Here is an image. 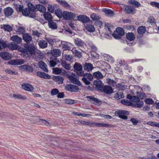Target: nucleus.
<instances>
[{
	"instance_id": "6e6552de",
	"label": "nucleus",
	"mask_w": 159,
	"mask_h": 159,
	"mask_svg": "<svg viewBox=\"0 0 159 159\" xmlns=\"http://www.w3.org/2000/svg\"><path fill=\"white\" fill-rule=\"evenodd\" d=\"M123 8L126 13L134 14L136 13V9L133 6L125 5Z\"/></svg>"
},
{
	"instance_id": "a18cd8bd",
	"label": "nucleus",
	"mask_w": 159,
	"mask_h": 159,
	"mask_svg": "<svg viewBox=\"0 0 159 159\" xmlns=\"http://www.w3.org/2000/svg\"><path fill=\"white\" fill-rule=\"evenodd\" d=\"M28 8L30 11H35L36 10V6L35 7L31 2H28L27 4Z\"/></svg>"
},
{
	"instance_id": "ddd939ff",
	"label": "nucleus",
	"mask_w": 159,
	"mask_h": 159,
	"mask_svg": "<svg viewBox=\"0 0 159 159\" xmlns=\"http://www.w3.org/2000/svg\"><path fill=\"white\" fill-rule=\"evenodd\" d=\"M23 38L24 41L26 43H28L33 42L31 35L27 33L24 34H23Z\"/></svg>"
},
{
	"instance_id": "4c0bfd02",
	"label": "nucleus",
	"mask_w": 159,
	"mask_h": 159,
	"mask_svg": "<svg viewBox=\"0 0 159 159\" xmlns=\"http://www.w3.org/2000/svg\"><path fill=\"white\" fill-rule=\"evenodd\" d=\"M123 93L122 92H118L115 94V98L117 99H119L124 98Z\"/></svg>"
},
{
	"instance_id": "9d476101",
	"label": "nucleus",
	"mask_w": 159,
	"mask_h": 159,
	"mask_svg": "<svg viewBox=\"0 0 159 159\" xmlns=\"http://www.w3.org/2000/svg\"><path fill=\"white\" fill-rule=\"evenodd\" d=\"M0 56L3 59L7 61L10 60L12 58V55L11 54L5 52H1Z\"/></svg>"
},
{
	"instance_id": "c85d7f7f",
	"label": "nucleus",
	"mask_w": 159,
	"mask_h": 159,
	"mask_svg": "<svg viewBox=\"0 0 159 159\" xmlns=\"http://www.w3.org/2000/svg\"><path fill=\"white\" fill-rule=\"evenodd\" d=\"M126 38L130 41H133L135 38V36L133 33H128L126 34Z\"/></svg>"
},
{
	"instance_id": "393cba45",
	"label": "nucleus",
	"mask_w": 159,
	"mask_h": 159,
	"mask_svg": "<svg viewBox=\"0 0 159 159\" xmlns=\"http://www.w3.org/2000/svg\"><path fill=\"white\" fill-rule=\"evenodd\" d=\"M53 80L54 81L57 82L58 84H61L63 83L64 78L60 76H54L53 77Z\"/></svg>"
},
{
	"instance_id": "7c9ffc66",
	"label": "nucleus",
	"mask_w": 159,
	"mask_h": 159,
	"mask_svg": "<svg viewBox=\"0 0 159 159\" xmlns=\"http://www.w3.org/2000/svg\"><path fill=\"white\" fill-rule=\"evenodd\" d=\"M146 31V28L145 27L143 26H140L137 29L138 33L140 34H143Z\"/></svg>"
},
{
	"instance_id": "de8ad7c7",
	"label": "nucleus",
	"mask_w": 159,
	"mask_h": 159,
	"mask_svg": "<svg viewBox=\"0 0 159 159\" xmlns=\"http://www.w3.org/2000/svg\"><path fill=\"white\" fill-rule=\"evenodd\" d=\"M116 85L117 89L119 90H124L126 89V86L122 84L118 83Z\"/></svg>"
},
{
	"instance_id": "f257e3e1",
	"label": "nucleus",
	"mask_w": 159,
	"mask_h": 159,
	"mask_svg": "<svg viewBox=\"0 0 159 159\" xmlns=\"http://www.w3.org/2000/svg\"><path fill=\"white\" fill-rule=\"evenodd\" d=\"M115 114L121 119L126 120L128 118L127 116L129 114V112L125 110H119L115 111Z\"/></svg>"
},
{
	"instance_id": "473e14b6",
	"label": "nucleus",
	"mask_w": 159,
	"mask_h": 159,
	"mask_svg": "<svg viewBox=\"0 0 159 159\" xmlns=\"http://www.w3.org/2000/svg\"><path fill=\"white\" fill-rule=\"evenodd\" d=\"M2 28L5 31H7L8 32H10L12 30V28L10 25L8 24L3 25Z\"/></svg>"
},
{
	"instance_id": "f704fd0d",
	"label": "nucleus",
	"mask_w": 159,
	"mask_h": 159,
	"mask_svg": "<svg viewBox=\"0 0 159 159\" xmlns=\"http://www.w3.org/2000/svg\"><path fill=\"white\" fill-rule=\"evenodd\" d=\"M48 25L50 28L53 30L56 29L57 28L56 23L52 21V20L48 22Z\"/></svg>"
},
{
	"instance_id": "13d9d810",
	"label": "nucleus",
	"mask_w": 159,
	"mask_h": 159,
	"mask_svg": "<svg viewBox=\"0 0 159 159\" xmlns=\"http://www.w3.org/2000/svg\"><path fill=\"white\" fill-rule=\"evenodd\" d=\"M61 2V5L64 7L68 8L70 7V5L67 3L66 1L63 0Z\"/></svg>"
},
{
	"instance_id": "603ef678",
	"label": "nucleus",
	"mask_w": 159,
	"mask_h": 159,
	"mask_svg": "<svg viewBox=\"0 0 159 159\" xmlns=\"http://www.w3.org/2000/svg\"><path fill=\"white\" fill-rule=\"evenodd\" d=\"M52 59H51V57L50 58V65L51 67H53L55 66L57 64V63L56 62V61H57V60H55L53 59V57H52Z\"/></svg>"
},
{
	"instance_id": "7ed1b4c3",
	"label": "nucleus",
	"mask_w": 159,
	"mask_h": 159,
	"mask_svg": "<svg viewBox=\"0 0 159 159\" xmlns=\"http://www.w3.org/2000/svg\"><path fill=\"white\" fill-rule=\"evenodd\" d=\"M63 18L65 20H70L75 17L76 15L71 12L64 11L63 12Z\"/></svg>"
},
{
	"instance_id": "b1692460",
	"label": "nucleus",
	"mask_w": 159,
	"mask_h": 159,
	"mask_svg": "<svg viewBox=\"0 0 159 159\" xmlns=\"http://www.w3.org/2000/svg\"><path fill=\"white\" fill-rule=\"evenodd\" d=\"M43 16L45 19L48 22L52 20V17L51 14L49 12H45L43 14Z\"/></svg>"
},
{
	"instance_id": "49530a36",
	"label": "nucleus",
	"mask_w": 159,
	"mask_h": 159,
	"mask_svg": "<svg viewBox=\"0 0 159 159\" xmlns=\"http://www.w3.org/2000/svg\"><path fill=\"white\" fill-rule=\"evenodd\" d=\"M120 102L123 104L127 106H132L133 103L128 100H122Z\"/></svg>"
},
{
	"instance_id": "052dcab7",
	"label": "nucleus",
	"mask_w": 159,
	"mask_h": 159,
	"mask_svg": "<svg viewBox=\"0 0 159 159\" xmlns=\"http://www.w3.org/2000/svg\"><path fill=\"white\" fill-rule=\"evenodd\" d=\"M91 18L93 20H97L100 18L99 16L93 13L91 15Z\"/></svg>"
},
{
	"instance_id": "dca6fc26",
	"label": "nucleus",
	"mask_w": 159,
	"mask_h": 159,
	"mask_svg": "<svg viewBox=\"0 0 159 159\" xmlns=\"http://www.w3.org/2000/svg\"><path fill=\"white\" fill-rule=\"evenodd\" d=\"M11 40L16 44H20L21 43L22 39L17 35H14L11 37Z\"/></svg>"
},
{
	"instance_id": "3c124183",
	"label": "nucleus",
	"mask_w": 159,
	"mask_h": 159,
	"mask_svg": "<svg viewBox=\"0 0 159 159\" xmlns=\"http://www.w3.org/2000/svg\"><path fill=\"white\" fill-rule=\"evenodd\" d=\"M63 56L64 57V59L67 61H70L72 60L73 58V57L71 55L65 54Z\"/></svg>"
},
{
	"instance_id": "4468645a",
	"label": "nucleus",
	"mask_w": 159,
	"mask_h": 159,
	"mask_svg": "<svg viewBox=\"0 0 159 159\" xmlns=\"http://www.w3.org/2000/svg\"><path fill=\"white\" fill-rule=\"evenodd\" d=\"M52 56H53V59L57 60V57L60 56L61 54V51L58 49H54L51 51Z\"/></svg>"
},
{
	"instance_id": "f8f14e48",
	"label": "nucleus",
	"mask_w": 159,
	"mask_h": 159,
	"mask_svg": "<svg viewBox=\"0 0 159 159\" xmlns=\"http://www.w3.org/2000/svg\"><path fill=\"white\" fill-rule=\"evenodd\" d=\"M19 68L20 69L32 73L34 71L33 68L30 65H24L20 66Z\"/></svg>"
},
{
	"instance_id": "423d86ee",
	"label": "nucleus",
	"mask_w": 159,
	"mask_h": 159,
	"mask_svg": "<svg viewBox=\"0 0 159 159\" xmlns=\"http://www.w3.org/2000/svg\"><path fill=\"white\" fill-rule=\"evenodd\" d=\"M88 101L96 105H99L102 104V102L100 100L95 98L93 96H87L86 97Z\"/></svg>"
},
{
	"instance_id": "6e6d98bb",
	"label": "nucleus",
	"mask_w": 159,
	"mask_h": 159,
	"mask_svg": "<svg viewBox=\"0 0 159 159\" xmlns=\"http://www.w3.org/2000/svg\"><path fill=\"white\" fill-rule=\"evenodd\" d=\"M96 125L99 127H109L110 126L109 124H104L102 123H96Z\"/></svg>"
},
{
	"instance_id": "8fccbe9b",
	"label": "nucleus",
	"mask_w": 159,
	"mask_h": 159,
	"mask_svg": "<svg viewBox=\"0 0 159 159\" xmlns=\"http://www.w3.org/2000/svg\"><path fill=\"white\" fill-rule=\"evenodd\" d=\"M144 102L143 101L140 102L139 103L136 102L135 103H133V107H137L138 108H140L143 107V105Z\"/></svg>"
},
{
	"instance_id": "412c9836",
	"label": "nucleus",
	"mask_w": 159,
	"mask_h": 159,
	"mask_svg": "<svg viewBox=\"0 0 159 159\" xmlns=\"http://www.w3.org/2000/svg\"><path fill=\"white\" fill-rule=\"evenodd\" d=\"M39 67L44 71L48 72V70L47 69V67L46 64L43 61H40L39 62Z\"/></svg>"
},
{
	"instance_id": "bf43d9fd",
	"label": "nucleus",
	"mask_w": 159,
	"mask_h": 159,
	"mask_svg": "<svg viewBox=\"0 0 159 159\" xmlns=\"http://www.w3.org/2000/svg\"><path fill=\"white\" fill-rule=\"evenodd\" d=\"M53 70L56 74H59L62 73V70L59 68H54Z\"/></svg>"
},
{
	"instance_id": "c9c22d12",
	"label": "nucleus",
	"mask_w": 159,
	"mask_h": 159,
	"mask_svg": "<svg viewBox=\"0 0 159 159\" xmlns=\"http://www.w3.org/2000/svg\"><path fill=\"white\" fill-rule=\"evenodd\" d=\"M74 68L76 71H79L82 70V66L80 63L76 62L74 66Z\"/></svg>"
},
{
	"instance_id": "09e8293b",
	"label": "nucleus",
	"mask_w": 159,
	"mask_h": 159,
	"mask_svg": "<svg viewBox=\"0 0 159 159\" xmlns=\"http://www.w3.org/2000/svg\"><path fill=\"white\" fill-rule=\"evenodd\" d=\"M30 13V11L29 9L26 7L24 9L22 12V15L25 16H28Z\"/></svg>"
},
{
	"instance_id": "5701e85b",
	"label": "nucleus",
	"mask_w": 159,
	"mask_h": 159,
	"mask_svg": "<svg viewBox=\"0 0 159 159\" xmlns=\"http://www.w3.org/2000/svg\"><path fill=\"white\" fill-rule=\"evenodd\" d=\"M22 88L25 90L31 91L33 90V87L29 84H25L22 85Z\"/></svg>"
},
{
	"instance_id": "f03ea898",
	"label": "nucleus",
	"mask_w": 159,
	"mask_h": 159,
	"mask_svg": "<svg viewBox=\"0 0 159 159\" xmlns=\"http://www.w3.org/2000/svg\"><path fill=\"white\" fill-rule=\"evenodd\" d=\"M65 89L66 90L70 92H78L80 89L77 86L71 84H66L65 86Z\"/></svg>"
},
{
	"instance_id": "2eb2a0df",
	"label": "nucleus",
	"mask_w": 159,
	"mask_h": 159,
	"mask_svg": "<svg viewBox=\"0 0 159 159\" xmlns=\"http://www.w3.org/2000/svg\"><path fill=\"white\" fill-rule=\"evenodd\" d=\"M24 61L22 59L14 60L8 62L9 64L15 65H19L24 64Z\"/></svg>"
},
{
	"instance_id": "4be33fe9",
	"label": "nucleus",
	"mask_w": 159,
	"mask_h": 159,
	"mask_svg": "<svg viewBox=\"0 0 159 159\" xmlns=\"http://www.w3.org/2000/svg\"><path fill=\"white\" fill-rule=\"evenodd\" d=\"M74 42L75 44L79 47L83 46L84 44V43L83 41L78 38H76L75 39Z\"/></svg>"
},
{
	"instance_id": "1a4fd4ad",
	"label": "nucleus",
	"mask_w": 159,
	"mask_h": 159,
	"mask_svg": "<svg viewBox=\"0 0 159 159\" xmlns=\"http://www.w3.org/2000/svg\"><path fill=\"white\" fill-rule=\"evenodd\" d=\"M4 13L5 16L8 18L13 13L14 10L12 8L8 7L4 9Z\"/></svg>"
},
{
	"instance_id": "e433bc0d",
	"label": "nucleus",
	"mask_w": 159,
	"mask_h": 159,
	"mask_svg": "<svg viewBox=\"0 0 159 159\" xmlns=\"http://www.w3.org/2000/svg\"><path fill=\"white\" fill-rule=\"evenodd\" d=\"M36 6V10H37L41 12H45L46 10V8L42 5L37 4Z\"/></svg>"
},
{
	"instance_id": "864d4df0",
	"label": "nucleus",
	"mask_w": 159,
	"mask_h": 159,
	"mask_svg": "<svg viewBox=\"0 0 159 159\" xmlns=\"http://www.w3.org/2000/svg\"><path fill=\"white\" fill-rule=\"evenodd\" d=\"M62 47L64 50H69L70 49V47L67 43H65L62 44Z\"/></svg>"
},
{
	"instance_id": "5fc2aeb1",
	"label": "nucleus",
	"mask_w": 159,
	"mask_h": 159,
	"mask_svg": "<svg viewBox=\"0 0 159 159\" xmlns=\"http://www.w3.org/2000/svg\"><path fill=\"white\" fill-rule=\"evenodd\" d=\"M16 9L17 11L22 12L23 9V6L22 5H16Z\"/></svg>"
},
{
	"instance_id": "6ab92c4d",
	"label": "nucleus",
	"mask_w": 159,
	"mask_h": 159,
	"mask_svg": "<svg viewBox=\"0 0 159 159\" xmlns=\"http://www.w3.org/2000/svg\"><path fill=\"white\" fill-rule=\"evenodd\" d=\"M84 69L85 70L87 71H91L93 69V65L91 63H85L83 66Z\"/></svg>"
},
{
	"instance_id": "9b49d317",
	"label": "nucleus",
	"mask_w": 159,
	"mask_h": 159,
	"mask_svg": "<svg viewBox=\"0 0 159 159\" xmlns=\"http://www.w3.org/2000/svg\"><path fill=\"white\" fill-rule=\"evenodd\" d=\"M93 84L98 90H101L104 85L103 83L99 79H97L94 80L93 82Z\"/></svg>"
},
{
	"instance_id": "4d7b16f0",
	"label": "nucleus",
	"mask_w": 159,
	"mask_h": 159,
	"mask_svg": "<svg viewBox=\"0 0 159 159\" xmlns=\"http://www.w3.org/2000/svg\"><path fill=\"white\" fill-rule=\"evenodd\" d=\"M13 97L16 98L21 99H25L26 98L25 96H22L19 94H14Z\"/></svg>"
},
{
	"instance_id": "a878e982",
	"label": "nucleus",
	"mask_w": 159,
	"mask_h": 159,
	"mask_svg": "<svg viewBox=\"0 0 159 159\" xmlns=\"http://www.w3.org/2000/svg\"><path fill=\"white\" fill-rule=\"evenodd\" d=\"M103 91L107 94H111L112 93V88L108 86H105L103 88Z\"/></svg>"
},
{
	"instance_id": "e2e57ef3",
	"label": "nucleus",
	"mask_w": 159,
	"mask_h": 159,
	"mask_svg": "<svg viewBox=\"0 0 159 159\" xmlns=\"http://www.w3.org/2000/svg\"><path fill=\"white\" fill-rule=\"evenodd\" d=\"M107 82L108 84L113 86H115L116 85V81L111 79H108L107 80Z\"/></svg>"
},
{
	"instance_id": "0eeeda50",
	"label": "nucleus",
	"mask_w": 159,
	"mask_h": 159,
	"mask_svg": "<svg viewBox=\"0 0 159 159\" xmlns=\"http://www.w3.org/2000/svg\"><path fill=\"white\" fill-rule=\"evenodd\" d=\"M67 78L71 83L76 84L78 86L81 85L80 82L76 78L75 74L73 73L71 75H68Z\"/></svg>"
},
{
	"instance_id": "2f4dec72",
	"label": "nucleus",
	"mask_w": 159,
	"mask_h": 159,
	"mask_svg": "<svg viewBox=\"0 0 159 159\" xmlns=\"http://www.w3.org/2000/svg\"><path fill=\"white\" fill-rule=\"evenodd\" d=\"M93 77L97 79H102L103 78V75L100 72L98 71L93 73Z\"/></svg>"
},
{
	"instance_id": "39448f33",
	"label": "nucleus",
	"mask_w": 159,
	"mask_h": 159,
	"mask_svg": "<svg viewBox=\"0 0 159 159\" xmlns=\"http://www.w3.org/2000/svg\"><path fill=\"white\" fill-rule=\"evenodd\" d=\"M93 78V75L88 73H85L84 77L82 78V81L87 85L90 84V81L92 80Z\"/></svg>"
},
{
	"instance_id": "bb28decb",
	"label": "nucleus",
	"mask_w": 159,
	"mask_h": 159,
	"mask_svg": "<svg viewBox=\"0 0 159 159\" xmlns=\"http://www.w3.org/2000/svg\"><path fill=\"white\" fill-rule=\"evenodd\" d=\"M85 29L89 32H93L95 31V28L93 25L90 24H87L85 26Z\"/></svg>"
},
{
	"instance_id": "680f3d73",
	"label": "nucleus",
	"mask_w": 159,
	"mask_h": 159,
	"mask_svg": "<svg viewBox=\"0 0 159 159\" xmlns=\"http://www.w3.org/2000/svg\"><path fill=\"white\" fill-rule=\"evenodd\" d=\"M64 101L65 103L70 104H72L75 102L74 100L70 99H65Z\"/></svg>"
},
{
	"instance_id": "58836bf2",
	"label": "nucleus",
	"mask_w": 159,
	"mask_h": 159,
	"mask_svg": "<svg viewBox=\"0 0 159 159\" xmlns=\"http://www.w3.org/2000/svg\"><path fill=\"white\" fill-rule=\"evenodd\" d=\"M128 3L134 5L136 7H138L141 5V4L139 2L135 0H129L128 2Z\"/></svg>"
},
{
	"instance_id": "a19ab883",
	"label": "nucleus",
	"mask_w": 159,
	"mask_h": 159,
	"mask_svg": "<svg viewBox=\"0 0 159 159\" xmlns=\"http://www.w3.org/2000/svg\"><path fill=\"white\" fill-rule=\"evenodd\" d=\"M17 45L16 44H14L12 42L9 43L7 44V47L11 50H15L17 49Z\"/></svg>"
},
{
	"instance_id": "c756f323",
	"label": "nucleus",
	"mask_w": 159,
	"mask_h": 159,
	"mask_svg": "<svg viewBox=\"0 0 159 159\" xmlns=\"http://www.w3.org/2000/svg\"><path fill=\"white\" fill-rule=\"evenodd\" d=\"M21 52L23 54V56L25 57L26 58L30 57L32 55H31L30 53L25 48H22L21 50Z\"/></svg>"
},
{
	"instance_id": "aec40b11",
	"label": "nucleus",
	"mask_w": 159,
	"mask_h": 159,
	"mask_svg": "<svg viewBox=\"0 0 159 159\" xmlns=\"http://www.w3.org/2000/svg\"><path fill=\"white\" fill-rule=\"evenodd\" d=\"M37 76L41 78L45 79H50L51 76L48 75L45 73L40 71H38L36 73Z\"/></svg>"
},
{
	"instance_id": "0e129e2a",
	"label": "nucleus",
	"mask_w": 159,
	"mask_h": 159,
	"mask_svg": "<svg viewBox=\"0 0 159 159\" xmlns=\"http://www.w3.org/2000/svg\"><path fill=\"white\" fill-rule=\"evenodd\" d=\"M7 47V44L3 40L0 41V50Z\"/></svg>"
},
{
	"instance_id": "ea45409f",
	"label": "nucleus",
	"mask_w": 159,
	"mask_h": 159,
	"mask_svg": "<svg viewBox=\"0 0 159 159\" xmlns=\"http://www.w3.org/2000/svg\"><path fill=\"white\" fill-rule=\"evenodd\" d=\"M116 30L117 34L121 36L125 35V32L123 29L121 27H118L116 29Z\"/></svg>"
},
{
	"instance_id": "a211bd4d",
	"label": "nucleus",
	"mask_w": 159,
	"mask_h": 159,
	"mask_svg": "<svg viewBox=\"0 0 159 159\" xmlns=\"http://www.w3.org/2000/svg\"><path fill=\"white\" fill-rule=\"evenodd\" d=\"M102 10L107 16L112 17L114 15L113 11L109 9L104 8H102Z\"/></svg>"
},
{
	"instance_id": "72a5a7b5",
	"label": "nucleus",
	"mask_w": 159,
	"mask_h": 159,
	"mask_svg": "<svg viewBox=\"0 0 159 159\" xmlns=\"http://www.w3.org/2000/svg\"><path fill=\"white\" fill-rule=\"evenodd\" d=\"M72 51L73 53L75 54V57L79 58L82 56L81 52L78 51L75 49L73 48Z\"/></svg>"
},
{
	"instance_id": "338daca9",
	"label": "nucleus",
	"mask_w": 159,
	"mask_h": 159,
	"mask_svg": "<svg viewBox=\"0 0 159 159\" xmlns=\"http://www.w3.org/2000/svg\"><path fill=\"white\" fill-rule=\"evenodd\" d=\"M148 21L152 25H154L156 24V21L152 16H150L149 17Z\"/></svg>"
},
{
	"instance_id": "20e7f679",
	"label": "nucleus",
	"mask_w": 159,
	"mask_h": 159,
	"mask_svg": "<svg viewBox=\"0 0 159 159\" xmlns=\"http://www.w3.org/2000/svg\"><path fill=\"white\" fill-rule=\"evenodd\" d=\"M24 48L30 53L31 55H35V50L36 49V48H35L33 42L25 44Z\"/></svg>"
},
{
	"instance_id": "cd10ccee",
	"label": "nucleus",
	"mask_w": 159,
	"mask_h": 159,
	"mask_svg": "<svg viewBox=\"0 0 159 159\" xmlns=\"http://www.w3.org/2000/svg\"><path fill=\"white\" fill-rule=\"evenodd\" d=\"M38 44L39 47L42 48H45L48 46L47 41L43 40H40Z\"/></svg>"
},
{
	"instance_id": "79ce46f5",
	"label": "nucleus",
	"mask_w": 159,
	"mask_h": 159,
	"mask_svg": "<svg viewBox=\"0 0 159 159\" xmlns=\"http://www.w3.org/2000/svg\"><path fill=\"white\" fill-rule=\"evenodd\" d=\"M55 14L59 18L63 17V12H62L61 10L59 8L55 10Z\"/></svg>"
},
{
	"instance_id": "774afa93",
	"label": "nucleus",
	"mask_w": 159,
	"mask_h": 159,
	"mask_svg": "<svg viewBox=\"0 0 159 159\" xmlns=\"http://www.w3.org/2000/svg\"><path fill=\"white\" fill-rule=\"evenodd\" d=\"M117 62L120 65V66L125 65L126 62L123 59H119L117 60Z\"/></svg>"
},
{
	"instance_id": "69168bd1",
	"label": "nucleus",
	"mask_w": 159,
	"mask_h": 159,
	"mask_svg": "<svg viewBox=\"0 0 159 159\" xmlns=\"http://www.w3.org/2000/svg\"><path fill=\"white\" fill-rule=\"evenodd\" d=\"M137 95L141 99H143L146 97L145 94L142 92H137Z\"/></svg>"
},
{
	"instance_id": "37998d69",
	"label": "nucleus",
	"mask_w": 159,
	"mask_h": 159,
	"mask_svg": "<svg viewBox=\"0 0 159 159\" xmlns=\"http://www.w3.org/2000/svg\"><path fill=\"white\" fill-rule=\"evenodd\" d=\"M61 64L62 66L66 70H69L71 68L70 64H67L65 61H62Z\"/></svg>"
},
{
	"instance_id": "c03bdc74",
	"label": "nucleus",
	"mask_w": 159,
	"mask_h": 159,
	"mask_svg": "<svg viewBox=\"0 0 159 159\" xmlns=\"http://www.w3.org/2000/svg\"><path fill=\"white\" fill-rule=\"evenodd\" d=\"M25 31V28L22 27H20L18 28L16 31V32L19 34H23Z\"/></svg>"
},
{
	"instance_id": "f3484780",
	"label": "nucleus",
	"mask_w": 159,
	"mask_h": 159,
	"mask_svg": "<svg viewBox=\"0 0 159 159\" xmlns=\"http://www.w3.org/2000/svg\"><path fill=\"white\" fill-rule=\"evenodd\" d=\"M77 20L80 21H81L83 23H87L89 21V19L86 16L84 15H80L77 17Z\"/></svg>"
}]
</instances>
